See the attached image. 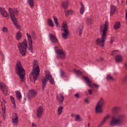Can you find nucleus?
Wrapping results in <instances>:
<instances>
[{
	"label": "nucleus",
	"instance_id": "f257e3e1",
	"mask_svg": "<svg viewBox=\"0 0 127 127\" xmlns=\"http://www.w3.org/2000/svg\"><path fill=\"white\" fill-rule=\"evenodd\" d=\"M100 31V33H102L101 35V39L100 38H98L95 40V43L97 45L104 47L105 46V41L107 40V31H108V24H107V22H105L104 26L103 25L101 26Z\"/></svg>",
	"mask_w": 127,
	"mask_h": 127
},
{
	"label": "nucleus",
	"instance_id": "f3484780",
	"mask_svg": "<svg viewBox=\"0 0 127 127\" xmlns=\"http://www.w3.org/2000/svg\"><path fill=\"white\" fill-rule=\"evenodd\" d=\"M116 11H117V6L114 5H110V15L111 16H113L115 13H116Z\"/></svg>",
	"mask_w": 127,
	"mask_h": 127
},
{
	"label": "nucleus",
	"instance_id": "412c9836",
	"mask_svg": "<svg viewBox=\"0 0 127 127\" xmlns=\"http://www.w3.org/2000/svg\"><path fill=\"white\" fill-rule=\"evenodd\" d=\"M115 60L116 62H122L123 61V57L120 55H118L115 57Z\"/></svg>",
	"mask_w": 127,
	"mask_h": 127
},
{
	"label": "nucleus",
	"instance_id": "de8ad7c7",
	"mask_svg": "<svg viewBox=\"0 0 127 127\" xmlns=\"http://www.w3.org/2000/svg\"><path fill=\"white\" fill-rule=\"evenodd\" d=\"M2 113L3 114V116H4V115H5V108H2Z\"/></svg>",
	"mask_w": 127,
	"mask_h": 127
},
{
	"label": "nucleus",
	"instance_id": "603ef678",
	"mask_svg": "<svg viewBox=\"0 0 127 127\" xmlns=\"http://www.w3.org/2000/svg\"><path fill=\"white\" fill-rule=\"evenodd\" d=\"M117 50L113 51L112 53L111 54V56H114V53H116L117 52Z\"/></svg>",
	"mask_w": 127,
	"mask_h": 127
},
{
	"label": "nucleus",
	"instance_id": "bf43d9fd",
	"mask_svg": "<svg viewBox=\"0 0 127 127\" xmlns=\"http://www.w3.org/2000/svg\"><path fill=\"white\" fill-rule=\"evenodd\" d=\"M1 125V121H0V126Z\"/></svg>",
	"mask_w": 127,
	"mask_h": 127
},
{
	"label": "nucleus",
	"instance_id": "680f3d73",
	"mask_svg": "<svg viewBox=\"0 0 127 127\" xmlns=\"http://www.w3.org/2000/svg\"><path fill=\"white\" fill-rule=\"evenodd\" d=\"M71 116V117H73V114H72Z\"/></svg>",
	"mask_w": 127,
	"mask_h": 127
},
{
	"label": "nucleus",
	"instance_id": "423d86ee",
	"mask_svg": "<svg viewBox=\"0 0 127 127\" xmlns=\"http://www.w3.org/2000/svg\"><path fill=\"white\" fill-rule=\"evenodd\" d=\"M17 46L22 56H25L26 55V49H27V41L26 39H25L22 43H19Z\"/></svg>",
	"mask_w": 127,
	"mask_h": 127
},
{
	"label": "nucleus",
	"instance_id": "7ed1b4c3",
	"mask_svg": "<svg viewBox=\"0 0 127 127\" xmlns=\"http://www.w3.org/2000/svg\"><path fill=\"white\" fill-rule=\"evenodd\" d=\"M40 73V70H39V65L37 63V60H34L33 62V70L31 73L30 74V81L35 83L37 78H38V75Z\"/></svg>",
	"mask_w": 127,
	"mask_h": 127
},
{
	"label": "nucleus",
	"instance_id": "4d7b16f0",
	"mask_svg": "<svg viewBox=\"0 0 127 127\" xmlns=\"http://www.w3.org/2000/svg\"><path fill=\"white\" fill-rule=\"evenodd\" d=\"M32 127H36V125L34 124V123L32 124Z\"/></svg>",
	"mask_w": 127,
	"mask_h": 127
},
{
	"label": "nucleus",
	"instance_id": "c85d7f7f",
	"mask_svg": "<svg viewBox=\"0 0 127 127\" xmlns=\"http://www.w3.org/2000/svg\"><path fill=\"white\" fill-rule=\"evenodd\" d=\"M45 74H46V78H47V80H49L50 78H52V75L50 74V71H46L45 72Z\"/></svg>",
	"mask_w": 127,
	"mask_h": 127
},
{
	"label": "nucleus",
	"instance_id": "473e14b6",
	"mask_svg": "<svg viewBox=\"0 0 127 127\" xmlns=\"http://www.w3.org/2000/svg\"><path fill=\"white\" fill-rule=\"evenodd\" d=\"M69 14H73V10H65V16H68Z\"/></svg>",
	"mask_w": 127,
	"mask_h": 127
},
{
	"label": "nucleus",
	"instance_id": "a211bd4d",
	"mask_svg": "<svg viewBox=\"0 0 127 127\" xmlns=\"http://www.w3.org/2000/svg\"><path fill=\"white\" fill-rule=\"evenodd\" d=\"M121 26H122V25L121 24V22L120 21H117L116 23H115L114 25V29L115 30H118V29H119V28H121Z\"/></svg>",
	"mask_w": 127,
	"mask_h": 127
},
{
	"label": "nucleus",
	"instance_id": "bb28decb",
	"mask_svg": "<svg viewBox=\"0 0 127 127\" xmlns=\"http://www.w3.org/2000/svg\"><path fill=\"white\" fill-rule=\"evenodd\" d=\"M16 97L17 100H21L22 97L21 96V93L19 91L16 92Z\"/></svg>",
	"mask_w": 127,
	"mask_h": 127
},
{
	"label": "nucleus",
	"instance_id": "f704fd0d",
	"mask_svg": "<svg viewBox=\"0 0 127 127\" xmlns=\"http://www.w3.org/2000/svg\"><path fill=\"white\" fill-rule=\"evenodd\" d=\"M106 122L107 121H105V120L103 119L98 125V127H102L103 126H104V125H105Z\"/></svg>",
	"mask_w": 127,
	"mask_h": 127
},
{
	"label": "nucleus",
	"instance_id": "f03ea898",
	"mask_svg": "<svg viewBox=\"0 0 127 127\" xmlns=\"http://www.w3.org/2000/svg\"><path fill=\"white\" fill-rule=\"evenodd\" d=\"M126 120V115L123 113H118L115 117H112V120L110 121V125L111 127H122L124 124H125V121Z\"/></svg>",
	"mask_w": 127,
	"mask_h": 127
},
{
	"label": "nucleus",
	"instance_id": "9d476101",
	"mask_svg": "<svg viewBox=\"0 0 127 127\" xmlns=\"http://www.w3.org/2000/svg\"><path fill=\"white\" fill-rule=\"evenodd\" d=\"M27 37V40H28V44L30 46V47L28 48V50L30 51L32 53L33 52V42H32V39H31V36L29 33H27L26 34Z\"/></svg>",
	"mask_w": 127,
	"mask_h": 127
},
{
	"label": "nucleus",
	"instance_id": "20e7f679",
	"mask_svg": "<svg viewBox=\"0 0 127 127\" xmlns=\"http://www.w3.org/2000/svg\"><path fill=\"white\" fill-rule=\"evenodd\" d=\"M8 12L14 25H15L16 28L19 29V28H20V26H19L17 23V18L15 17L16 15H18V11L17 10V9H12L11 8H9Z\"/></svg>",
	"mask_w": 127,
	"mask_h": 127
},
{
	"label": "nucleus",
	"instance_id": "b1692460",
	"mask_svg": "<svg viewBox=\"0 0 127 127\" xmlns=\"http://www.w3.org/2000/svg\"><path fill=\"white\" fill-rule=\"evenodd\" d=\"M69 2H68V0H64L63 3H62V6L63 7L64 9H66V8H68V4Z\"/></svg>",
	"mask_w": 127,
	"mask_h": 127
},
{
	"label": "nucleus",
	"instance_id": "a878e982",
	"mask_svg": "<svg viewBox=\"0 0 127 127\" xmlns=\"http://www.w3.org/2000/svg\"><path fill=\"white\" fill-rule=\"evenodd\" d=\"M27 3L32 8L34 7V0H28Z\"/></svg>",
	"mask_w": 127,
	"mask_h": 127
},
{
	"label": "nucleus",
	"instance_id": "9b49d317",
	"mask_svg": "<svg viewBox=\"0 0 127 127\" xmlns=\"http://www.w3.org/2000/svg\"><path fill=\"white\" fill-rule=\"evenodd\" d=\"M7 86L4 83L0 82V91H2L5 96L7 95Z\"/></svg>",
	"mask_w": 127,
	"mask_h": 127
},
{
	"label": "nucleus",
	"instance_id": "aec40b11",
	"mask_svg": "<svg viewBox=\"0 0 127 127\" xmlns=\"http://www.w3.org/2000/svg\"><path fill=\"white\" fill-rule=\"evenodd\" d=\"M58 98V101L60 102V103L61 104V105H63V103L64 101V96L62 95V94H60V97H58V96H57Z\"/></svg>",
	"mask_w": 127,
	"mask_h": 127
},
{
	"label": "nucleus",
	"instance_id": "6ab92c4d",
	"mask_svg": "<svg viewBox=\"0 0 127 127\" xmlns=\"http://www.w3.org/2000/svg\"><path fill=\"white\" fill-rule=\"evenodd\" d=\"M22 37V35L21 34V32L19 31L17 32L15 35V38L16 40H17V41H19V40L21 39Z\"/></svg>",
	"mask_w": 127,
	"mask_h": 127
},
{
	"label": "nucleus",
	"instance_id": "ddd939ff",
	"mask_svg": "<svg viewBox=\"0 0 127 127\" xmlns=\"http://www.w3.org/2000/svg\"><path fill=\"white\" fill-rule=\"evenodd\" d=\"M44 113V109L42 106H39L36 111V116L37 118H41Z\"/></svg>",
	"mask_w": 127,
	"mask_h": 127
},
{
	"label": "nucleus",
	"instance_id": "a19ab883",
	"mask_svg": "<svg viewBox=\"0 0 127 127\" xmlns=\"http://www.w3.org/2000/svg\"><path fill=\"white\" fill-rule=\"evenodd\" d=\"M2 30L3 32L6 33L7 32H8V29L7 28L3 27L2 29Z\"/></svg>",
	"mask_w": 127,
	"mask_h": 127
},
{
	"label": "nucleus",
	"instance_id": "37998d69",
	"mask_svg": "<svg viewBox=\"0 0 127 127\" xmlns=\"http://www.w3.org/2000/svg\"><path fill=\"white\" fill-rule=\"evenodd\" d=\"M109 119H110V115H107L104 118L103 120L107 122Z\"/></svg>",
	"mask_w": 127,
	"mask_h": 127
},
{
	"label": "nucleus",
	"instance_id": "3c124183",
	"mask_svg": "<svg viewBox=\"0 0 127 127\" xmlns=\"http://www.w3.org/2000/svg\"><path fill=\"white\" fill-rule=\"evenodd\" d=\"M74 96H75V98H77V99H79V98H80V96L79 95V94H78V93H76Z\"/></svg>",
	"mask_w": 127,
	"mask_h": 127
},
{
	"label": "nucleus",
	"instance_id": "052dcab7",
	"mask_svg": "<svg viewBox=\"0 0 127 127\" xmlns=\"http://www.w3.org/2000/svg\"><path fill=\"white\" fill-rule=\"evenodd\" d=\"M117 2H119L120 1L119 0H117Z\"/></svg>",
	"mask_w": 127,
	"mask_h": 127
},
{
	"label": "nucleus",
	"instance_id": "4c0bfd02",
	"mask_svg": "<svg viewBox=\"0 0 127 127\" xmlns=\"http://www.w3.org/2000/svg\"><path fill=\"white\" fill-rule=\"evenodd\" d=\"M53 17H54V21L55 24L56 25V27H58V19H57V18L55 17V16H53Z\"/></svg>",
	"mask_w": 127,
	"mask_h": 127
},
{
	"label": "nucleus",
	"instance_id": "a18cd8bd",
	"mask_svg": "<svg viewBox=\"0 0 127 127\" xmlns=\"http://www.w3.org/2000/svg\"><path fill=\"white\" fill-rule=\"evenodd\" d=\"M114 41H115V38H111L110 40V44H113V43H114Z\"/></svg>",
	"mask_w": 127,
	"mask_h": 127
},
{
	"label": "nucleus",
	"instance_id": "58836bf2",
	"mask_svg": "<svg viewBox=\"0 0 127 127\" xmlns=\"http://www.w3.org/2000/svg\"><path fill=\"white\" fill-rule=\"evenodd\" d=\"M73 71L76 73L77 76H79V75H82V71L80 70L74 69Z\"/></svg>",
	"mask_w": 127,
	"mask_h": 127
},
{
	"label": "nucleus",
	"instance_id": "c756f323",
	"mask_svg": "<svg viewBox=\"0 0 127 127\" xmlns=\"http://www.w3.org/2000/svg\"><path fill=\"white\" fill-rule=\"evenodd\" d=\"M48 24L51 27H54V23H53V21L51 20V19H48Z\"/></svg>",
	"mask_w": 127,
	"mask_h": 127
},
{
	"label": "nucleus",
	"instance_id": "7c9ffc66",
	"mask_svg": "<svg viewBox=\"0 0 127 127\" xmlns=\"http://www.w3.org/2000/svg\"><path fill=\"white\" fill-rule=\"evenodd\" d=\"M81 4V7L80 8V12L81 14H83L84 13V11H85V6H84V4L83 3L80 2Z\"/></svg>",
	"mask_w": 127,
	"mask_h": 127
},
{
	"label": "nucleus",
	"instance_id": "4be33fe9",
	"mask_svg": "<svg viewBox=\"0 0 127 127\" xmlns=\"http://www.w3.org/2000/svg\"><path fill=\"white\" fill-rule=\"evenodd\" d=\"M47 79L46 77H44L42 79V88L43 90H44L45 87H46V85H47Z\"/></svg>",
	"mask_w": 127,
	"mask_h": 127
},
{
	"label": "nucleus",
	"instance_id": "79ce46f5",
	"mask_svg": "<svg viewBox=\"0 0 127 127\" xmlns=\"http://www.w3.org/2000/svg\"><path fill=\"white\" fill-rule=\"evenodd\" d=\"M92 19L91 18H87V22L88 23V24H91L92 22Z\"/></svg>",
	"mask_w": 127,
	"mask_h": 127
},
{
	"label": "nucleus",
	"instance_id": "39448f33",
	"mask_svg": "<svg viewBox=\"0 0 127 127\" xmlns=\"http://www.w3.org/2000/svg\"><path fill=\"white\" fill-rule=\"evenodd\" d=\"M15 71L16 74L20 77L21 82H23L25 76V70L22 67L21 63L19 61H18L16 64Z\"/></svg>",
	"mask_w": 127,
	"mask_h": 127
},
{
	"label": "nucleus",
	"instance_id": "c9c22d12",
	"mask_svg": "<svg viewBox=\"0 0 127 127\" xmlns=\"http://www.w3.org/2000/svg\"><path fill=\"white\" fill-rule=\"evenodd\" d=\"M10 98L12 104L14 105V107L15 108V107H16V105L15 104V101L14 100V98L13 97H12V96H10Z\"/></svg>",
	"mask_w": 127,
	"mask_h": 127
},
{
	"label": "nucleus",
	"instance_id": "8fccbe9b",
	"mask_svg": "<svg viewBox=\"0 0 127 127\" xmlns=\"http://www.w3.org/2000/svg\"><path fill=\"white\" fill-rule=\"evenodd\" d=\"M97 61H98V62H103V61H104V59L100 58L99 59L97 60Z\"/></svg>",
	"mask_w": 127,
	"mask_h": 127
},
{
	"label": "nucleus",
	"instance_id": "c03bdc74",
	"mask_svg": "<svg viewBox=\"0 0 127 127\" xmlns=\"http://www.w3.org/2000/svg\"><path fill=\"white\" fill-rule=\"evenodd\" d=\"M65 76V72L63 70L61 71V77H64Z\"/></svg>",
	"mask_w": 127,
	"mask_h": 127
},
{
	"label": "nucleus",
	"instance_id": "e2e57ef3",
	"mask_svg": "<svg viewBox=\"0 0 127 127\" xmlns=\"http://www.w3.org/2000/svg\"><path fill=\"white\" fill-rule=\"evenodd\" d=\"M126 3H127V1H126Z\"/></svg>",
	"mask_w": 127,
	"mask_h": 127
},
{
	"label": "nucleus",
	"instance_id": "09e8293b",
	"mask_svg": "<svg viewBox=\"0 0 127 127\" xmlns=\"http://www.w3.org/2000/svg\"><path fill=\"white\" fill-rule=\"evenodd\" d=\"M88 92L89 95H92L93 94V90H92V89H88Z\"/></svg>",
	"mask_w": 127,
	"mask_h": 127
},
{
	"label": "nucleus",
	"instance_id": "6e6d98bb",
	"mask_svg": "<svg viewBox=\"0 0 127 127\" xmlns=\"http://www.w3.org/2000/svg\"><path fill=\"white\" fill-rule=\"evenodd\" d=\"M2 60L3 61V60H4V56H3V55H2Z\"/></svg>",
	"mask_w": 127,
	"mask_h": 127
},
{
	"label": "nucleus",
	"instance_id": "13d9d810",
	"mask_svg": "<svg viewBox=\"0 0 127 127\" xmlns=\"http://www.w3.org/2000/svg\"><path fill=\"white\" fill-rule=\"evenodd\" d=\"M88 127H90V123H88Z\"/></svg>",
	"mask_w": 127,
	"mask_h": 127
},
{
	"label": "nucleus",
	"instance_id": "0eeeda50",
	"mask_svg": "<svg viewBox=\"0 0 127 127\" xmlns=\"http://www.w3.org/2000/svg\"><path fill=\"white\" fill-rule=\"evenodd\" d=\"M56 54H57V58L58 59H64L66 57V54L64 50L60 48L58 46H56L54 48Z\"/></svg>",
	"mask_w": 127,
	"mask_h": 127
},
{
	"label": "nucleus",
	"instance_id": "e433bc0d",
	"mask_svg": "<svg viewBox=\"0 0 127 127\" xmlns=\"http://www.w3.org/2000/svg\"><path fill=\"white\" fill-rule=\"evenodd\" d=\"M106 79L108 80V81H110L111 80H112V81H115V79H114V78L113 77L111 76V74H108L106 77Z\"/></svg>",
	"mask_w": 127,
	"mask_h": 127
},
{
	"label": "nucleus",
	"instance_id": "72a5a7b5",
	"mask_svg": "<svg viewBox=\"0 0 127 127\" xmlns=\"http://www.w3.org/2000/svg\"><path fill=\"white\" fill-rule=\"evenodd\" d=\"M74 121L75 122H81L82 121V118L78 115H76L75 117Z\"/></svg>",
	"mask_w": 127,
	"mask_h": 127
},
{
	"label": "nucleus",
	"instance_id": "2f4dec72",
	"mask_svg": "<svg viewBox=\"0 0 127 127\" xmlns=\"http://www.w3.org/2000/svg\"><path fill=\"white\" fill-rule=\"evenodd\" d=\"M120 111H121V108L120 107H116L113 109V113H114V114H117V113H119Z\"/></svg>",
	"mask_w": 127,
	"mask_h": 127
},
{
	"label": "nucleus",
	"instance_id": "ea45409f",
	"mask_svg": "<svg viewBox=\"0 0 127 127\" xmlns=\"http://www.w3.org/2000/svg\"><path fill=\"white\" fill-rule=\"evenodd\" d=\"M49 81H50V83L52 84V85H54L55 84V82H54V79L52 76V78H50L49 79H48Z\"/></svg>",
	"mask_w": 127,
	"mask_h": 127
},
{
	"label": "nucleus",
	"instance_id": "f8f14e48",
	"mask_svg": "<svg viewBox=\"0 0 127 127\" xmlns=\"http://www.w3.org/2000/svg\"><path fill=\"white\" fill-rule=\"evenodd\" d=\"M83 78H84V80H85V81L87 82V83L88 85V86L90 88H93V87H95V88H98L99 87L98 85L96 84L95 83L92 84V82H91V80H90V79H89L88 77L83 76Z\"/></svg>",
	"mask_w": 127,
	"mask_h": 127
},
{
	"label": "nucleus",
	"instance_id": "393cba45",
	"mask_svg": "<svg viewBox=\"0 0 127 127\" xmlns=\"http://www.w3.org/2000/svg\"><path fill=\"white\" fill-rule=\"evenodd\" d=\"M37 93L36 92V90H31L30 93L29 94V96L30 97H32L33 98H34L35 97V95H36Z\"/></svg>",
	"mask_w": 127,
	"mask_h": 127
},
{
	"label": "nucleus",
	"instance_id": "5701e85b",
	"mask_svg": "<svg viewBox=\"0 0 127 127\" xmlns=\"http://www.w3.org/2000/svg\"><path fill=\"white\" fill-rule=\"evenodd\" d=\"M76 32H79V35L81 36L82 35V33L83 32V26H79L76 29Z\"/></svg>",
	"mask_w": 127,
	"mask_h": 127
},
{
	"label": "nucleus",
	"instance_id": "2eb2a0df",
	"mask_svg": "<svg viewBox=\"0 0 127 127\" xmlns=\"http://www.w3.org/2000/svg\"><path fill=\"white\" fill-rule=\"evenodd\" d=\"M49 36L52 43L56 44V43H58V39H57V38H56V36H55L53 34H50Z\"/></svg>",
	"mask_w": 127,
	"mask_h": 127
},
{
	"label": "nucleus",
	"instance_id": "864d4df0",
	"mask_svg": "<svg viewBox=\"0 0 127 127\" xmlns=\"http://www.w3.org/2000/svg\"><path fill=\"white\" fill-rule=\"evenodd\" d=\"M84 102L85 103H86V104H89V100L88 99V98H86L84 100Z\"/></svg>",
	"mask_w": 127,
	"mask_h": 127
},
{
	"label": "nucleus",
	"instance_id": "6e6552de",
	"mask_svg": "<svg viewBox=\"0 0 127 127\" xmlns=\"http://www.w3.org/2000/svg\"><path fill=\"white\" fill-rule=\"evenodd\" d=\"M61 30L64 32V33H62L63 38L64 39H67L69 36V31H68V26L64 22L63 23Z\"/></svg>",
	"mask_w": 127,
	"mask_h": 127
},
{
	"label": "nucleus",
	"instance_id": "1a4fd4ad",
	"mask_svg": "<svg viewBox=\"0 0 127 127\" xmlns=\"http://www.w3.org/2000/svg\"><path fill=\"white\" fill-rule=\"evenodd\" d=\"M105 105V100L103 98H101L99 101L97 103V105L95 107L96 113H102L103 110V106Z\"/></svg>",
	"mask_w": 127,
	"mask_h": 127
},
{
	"label": "nucleus",
	"instance_id": "5fc2aeb1",
	"mask_svg": "<svg viewBox=\"0 0 127 127\" xmlns=\"http://www.w3.org/2000/svg\"><path fill=\"white\" fill-rule=\"evenodd\" d=\"M124 67L126 69H127V63L124 64Z\"/></svg>",
	"mask_w": 127,
	"mask_h": 127
},
{
	"label": "nucleus",
	"instance_id": "cd10ccee",
	"mask_svg": "<svg viewBox=\"0 0 127 127\" xmlns=\"http://www.w3.org/2000/svg\"><path fill=\"white\" fill-rule=\"evenodd\" d=\"M64 108L62 107V106H60L58 109V115L60 116L61 114H62V112H63V109Z\"/></svg>",
	"mask_w": 127,
	"mask_h": 127
},
{
	"label": "nucleus",
	"instance_id": "4468645a",
	"mask_svg": "<svg viewBox=\"0 0 127 127\" xmlns=\"http://www.w3.org/2000/svg\"><path fill=\"white\" fill-rule=\"evenodd\" d=\"M12 122L14 126H17L18 124V116H17V114H13Z\"/></svg>",
	"mask_w": 127,
	"mask_h": 127
},
{
	"label": "nucleus",
	"instance_id": "49530a36",
	"mask_svg": "<svg viewBox=\"0 0 127 127\" xmlns=\"http://www.w3.org/2000/svg\"><path fill=\"white\" fill-rule=\"evenodd\" d=\"M32 36L34 38H35L36 37V34H35V32H32Z\"/></svg>",
	"mask_w": 127,
	"mask_h": 127
},
{
	"label": "nucleus",
	"instance_id": "dca6fc26",
	"mask_svg": "<svg viewBox=\"0 0 127 127\" xmlns=\"http://www.w3.org/2000/svg\"><path fill=\"white\" fill-rule=\"evenodd\" d=\"M0 14L4 17H7L8 14L4 8L0 7Z\"/></svg>",
	"mask_w": 127,
	"mask_h": 127
}]
</instances>
